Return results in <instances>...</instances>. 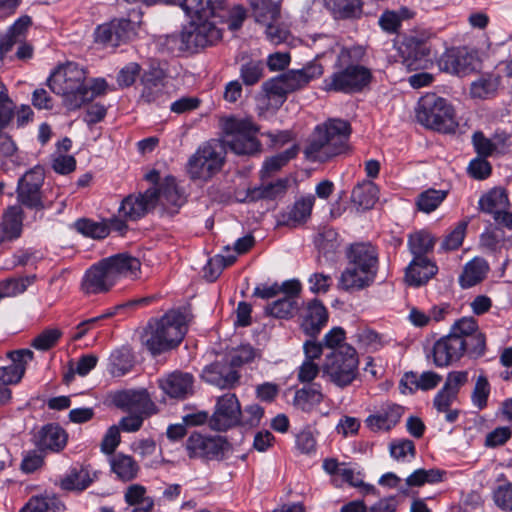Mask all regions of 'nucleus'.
Returning a JSON list of instances; mask_svg holds the SVG:
<instances>
[{
  "label": "nucleus",
  "instance_id": "obj_1",
  "mask_svg": "<svg viewBox=\"0 0 512 512\" xmlns=\"http://www.w3.org/2000/svg\"><path fill=\"white\" fill-rule=\"evenodd\" d=\"M366 49L361 45L339 48L334 63V71L323 81L325 91L346 94L362 91L372 80V72L362 62Z\"/></svg>",
  "mask_w": 512,
  "mask_h": 512
},
{
  "label": "nucleus",
  "instance_id": "obj_2",
  "mask_svg": "<svg viewBox=\"0 0 512 512\" xmlns=\"http://www.w3.org/2000/svg\"><path fill=\"white\" fill-rule=\"evenodd\" d=\"M140 268V260L127 253L104 258L85 272L81 289L87 295L106 293L123 278H137Z\"/></svg>",
  "mask_w": 512,
  "mask_h": 512
},
{
  "label": "nucleus",
  "instance_id": "obj_3",
  "mask_svg": "<svg viewBox=\"0 0 512 512\" xmlns=\"http://www.w3.org/2000/svg\"><path fill=\"white\" fill-rule=\"evenodd\" d=\"M352 129L342 119H328L315 127L304 154L311 161L326 162L351 151L349 139Z\"/></svg>",
  "mask_w": 512,
  "mask_h": 512
},
{
  "label": "nucleus",
  "instance_id": "obj_4",
  "mask_svg": "<svg viewBox=\"0 0 512 512\" xmlns=\"http://www.w3.org/2000/svg\"><path fill=\"white\" fill-rule=\"evenodd\" d=\"M348 263L341 274L339 286L345 291H359L369 287L378 271L376 248L368 243L351 245L347 253Z\"/></svg>",
  "mask_w": 512,
  "mask_h": 512
},
{
  "label": "nucleus",
  "instance_id": "obj_5",
  "mask_svg": "<svg viewBox=\"0 0 512 512\" xmlns=\"http://www.w3.org/2000/svg\"><path fill=\"white\" fill-rule=\"evenodd\" d=\"M186 332V315L177 310H170L159 320L149 323L142 342L153 355H157L177 347Z\"/></svg>",
  "mask_w": 512,
  "mask_h": 512
},
{
  "label": "nucleus",
  "instance_id": "obj_6",
  "mask_svg": "<svg viewBox=\"0 0 512 512\" xmlns=\"http://www.w3.org/2000/svg\"><path fill=\"white\" fill-rule=\"evenodd\" d=\"M85 70L78 64L68 62L58 67L48 78L50 89L57 95L62 96L63 104L69 110H76L85 103L83 93Z\"/></svg>",
  "mask_w": 512,
  "mask_h": 512
},
{
  "label": "nucleus",
  "instance_id": "obj_7",
  "mask_svg": "<svg viewBox=\"0 0 512 512\" xmlns=\"http://www.w3.org/2000/svg\"><path fill=\"white\" fill-rule=\"evenodd\" d=\"M322 376L340 389L350 385L359 376V357L356 349L344 344L328 353L321 366Z\"/></svg>",
  "mask_w": 512,
  "mask_h": 512
},
{
  "label": "nucleus",
  "instance_id": "obj_8",
  "mask_svg": "<svg viewBox=\"0 0 512 512\" xmlns=\"http://www.w3.org/2000/svg\"><path fill=\"white\" fill-rule=\"evenodd\" d=\"M416 116L422 125L438 132L452 133L458 126L453 107L435 94L420 98Z\"/></svg>",
  "mask_w": 512,
  "mask_h": 512
},
{
  "label": "nucleus",
  "instance_id": "obj_9",
  "mask_svg": "<svg viewBox=\"0 0 512 512\" xmlns=\"http://www.w3.org/2000/svg\"><path fill=\"white\" fill-rule=\"evenodd\" d=\"M224 161V145L212 139L200 145L189 158L187 171L192 179L208 180L222 169Z\"/></svg>",
  "mask_w": 512,
  "mask_h": 512
},
{
  "label": "nucleus",
  "instance_id": "obj_10",
  "mask_svg": "<svg viewBox=\"0 0 512 512\" xmlns=\"http://www.w3.org/2000/svg\"><path fill=\"white\" fill-rule=\"evenodd\" d=\"M45 179L44 170L41 167H34L27 171L17 183L16 195L17 205L24 206L36 211L45 208L41 188Z\"/></svg>",
  "mask_w": 512,
  "mask_h": 512
},
{
  "label": "nucleus",
  "instance_id": "obj_11",
  "mask_svg": "<svg viewBox=\"0 0 512 512\" xmlns=\"http://www.w3.org/2000/svg\"><path fill=\"white\" fill-rule=\"evenodd\" d=\"M440 68L459 77L468 76L481 68L478 53L467 47H458L447 50L440 59Z\"/></svg>",
  "mask_w": 512,
  "mask_h": 512
},
{
  "label": "nucleus",
  "instance_id": "obj_12",
  "mask_svg": "<svg viewBox=\"0 0 512 512\" xmlns=\"http://www.w3.org/2000/svg\"><path fill=\"white\" fill-rule=\"evenodd\" d=\"M185 449L190 458L221 460L229 451V443L222 437L193 433L186 440Z\"/></svg>",
  "mask_w": 512,
  "mask_h": 512
},
{
  "label": "nucleus",
  "instance_id": "obj_13",
  "mask_svg": "<svg viewBox=\"0 0 512 512\" xmlns=\"http://www.w3.org/2000/svg\"><path fill=\"white\" fill-rule=\"evenodd\" d=\"M242 410L235 394L227 393L218 397L215 410L210 418V427L217 431H225L238 425Z\"/></svg>",
  "mask_w": 512,
  "mask_h": 512
},
{
  "label": "nucleus",
  "instance_id": "obj_14",
  "mask_svg": "<svg viewBox=\"0 0 512 512\" xmlns=\"http://www.w3.org/2000/svg\"><path fill=\"white\" fill-rule=\"evenodd\" d=\"M136 23L129 19H114L98 26L95 32L96 41L106 46L117 47L126 43L136 34Z\"/></svg>",
  "mask_w": 512,
  "mask_h": 512
},
{
  "label": "nucleus",
  "instance_id": "obj_15",
  "mask_svg": "<svg viewBox=\"0 0 512 512\" xmlns=\"http://www.w3.org/2000/svg\"><path fill=\"white\" fill-rule=\"evenodd\" d=\"M166 73L160 67L152 66L141 77L140 99L147 104L160 105L168 99Z\"/></svg>",
  "mask_w": 512,
  "mask_h": 512
},
{
  "label": "nucleus",
  "instance_id": "obj_16",
  "mask_svg": "<svg viewBox=\"0 0 512 512\" xmlns=\"http://www.w3.org/2000/svg\"><path fill=\"white\" fill-rule=\"evenodd\" d=\"M436 238L426 230H419L411 233L408 237V247L413 255L412 268L414 266L424 264L427 275H431L434 271V261L427 255L433 251Z\"/></svg>",
  "mask_w": 512,
  "mask_h": 512
},
{
  "label": "nucleus",
  "instance_id": "obj_17",
  "mask_svg": "<svg viewBox=\"0 0 512 512\" xmlns=\"http://www.w3.org/2000/svg\"><path fill=\"white\" fill-rule=\"evenodd\" d=\"M156 194L155 188H149L143 194L127 196L118 209L119 215L129 221L142 218L155 206Z\"/></svg>",
  "mask_w": 512,
  "mask_h": 512
},
{
  "label": "nucleus",
  "instance_id": "obj_18",
  "mask_svg": "<svg viewBox=\"0 0 512 512\" xmlns=\"http://www.w3.org/2000/svg\"><path fill=\"white\" fill-rule=\"evenodd\" d=\"M183 11L193 19L225 21V0H178Z\"/></svg>",
  "mask_w": 512,
  "mask_h": 512
},
{
  "label": "nucleus",
  "instance_id": "obj_19",
  "mask_svg": "<svg viewBox=\"0 0 512 512\" xmlns=\"http://www.w3.org/2000/svg\"><path fill=\"white\" fill-rule=\"evenodd\" d=\"M466 342L455 334L439 339L433 347V360L436 366L444 367L459 360L466 352Z\"/></svg>",
  "mask_w": 512,
  "mask_h": 512
},
{
  "label": "nucleus",
  "instance_id": "obj_20",
  "mask_svg": "<svg viewBox=\"0 0 512 512\" xmlns=\"http://www.w3.org/2000/svg\"><path fill=\"white\" fill-rule=\"evenodd\" d=\"M202 378L221 389H231L238 384L240 374L224 359L206 366L203 369Z\"/></svg>",
  "mask_w": 512,
  "mask_h": 512
},
{
  "label": "nucleus",
  "instance_id": "obj_21",
  "mask_svg": "<svg viewBox=\"0 0 512 512\" xmlns=\"http://www.w3.org/2000/svg\"><path fill=\"white\" fill-rule=\"evenodd\" d=\"M8 357L12 363L9 366L0 367V384H17L23 378L26 365L33 359V352L29 349H22L9 352Z\"/></svg>",
  "mask_w": 512,
  "mask_h": 512
},
{
  "label": "nucleus",
  "instance_id": "obj_22",
  "mask_svg": "<svg viewBox=\"0 0 512 512\" xmlns=\"http://www.w3.org/2000/svg\"><path fill=\"white\" fill-rule=\"evenodd\" d=\"M193 376L179 371L172 372L159 379L162 391L171 398L184 399L193 391Z\"/></svg>",
  "mask_w": 512,
  "mask_h": 512
},
{
  "label": "nucleus",
  "instance_id": "obj_23",
  "mask_svg": "<svg viewBox=\"0 0 512 512\" xmlns=\"http://www.w3.org/2000/svg\"><path fill=\"white\" fill-rule=\"evenodd\" d=\"M119 405L132 413L150 416L156 412V405L147 390H128L119 395Z\"/></svg>",
  "mask_w": 512,
  "mask_h": 512
},
{
  "label": "nucleus",
  "instance_id": "obj_24",
  "mask_svg": "<svg viewBox=\"0 0 512 512\" xmlns=\"http://www.w3.org/2000/svg\"><path fill=\"white\" fill-rule=\"evenodd\" d=\"M24 211L20 205H10L0 223V243L18 239L22 234Z\"/></svg>",
  "mask_w": 512,
  "mask_h": 512
},
{
  "label": "nucleus",
  "instance_id": "obj_25",
  "mask_svg": "<svg viewBox=\"0 0 512 512\" xmlns=\"http://www.w3.org/2000/svg\"><path fill=\"white\" fill-rule=\"evenodd\" d=\"M403 413L402 406L388 404L375 414L369 415L365 424L372 432L389 431L400 421Z\"/></svg>",
  "mask_w": 512,
  "mask_h": 512
},
{
  "label": "nucleus",
  "instance_id": "obj_26",
  "mask_svg": "<svg viewBox=\"0 0 512 512\" xmlns=\"http://www.w3.org/2000/svg\"><path fill=\"white\" fill-rule=\"evenodd\" d=\"M323 74V67L318 63H310L299 70H289L281 75L289 93L304 88L308 83Z\"/></svg>",
  "mask_w": 512,
  "mask_h": 512
},
{
  "label": "nucleus",
  "instance_id": "obj_27",
  "mask_svg": "<svg viewBox=\"0 0 512 512\" xmlns=\"http://www.w3.org/2000/svg\"><path fill=\"white\" fill-rule=\"evenodd\" d=\"M328 322V311L318 300L307 304L303 316L302 328L310 336H316Z\"/></svg>",
  "mask_w": 512,
  "mask_h": 512
},
{
  "label": "nucleus",
  "instance_id": "obj_28",
  "mask_svg": "<svg viewBox=\"0 0 512 512\" xmlns=\"http://www.w3.org/2000/svg\"><path fill=\"white\" fill-rule=\"evenodd\" d=\"M441 380V375L433 371H425L420 375L415 372H409L402 378L400 389L403 394L413 393L418 389L427 391L437 387Z\"/></svg>",
  "mask_w": 512,
  "mask_h": 512
},
{
  "label": "nucleus",
  "instance_id": "obj_29",
  "mask_svg": "<svg viewBox=\"0 0 512 512\" xmlns=\"http://www.w3.org/2000/svg\"><path fill=\"white\" fill-rule=\"evenodd\" d=\"M480 211L493 217L503 210H508L509 199L505 189L495 187L482 195L478 202Z\"/></svg>",
  "mask_w": 512,
  "mask_h": 512
},
{
  "label": "nucleus",
  "instance_id": "obj_30",
  "mask_svg": "<svg viewBox=\"0 0 512 512\" xmlns=\"http://www.w3.org/2000/svg\"><path fill=\"white\" fill-rule=\"evenodd\" d=\"M156 203L162 205L168 211L174 213L184 203L182 195L177 189L175 179L167 177L159 189H156Z\"/></svg>",
  "mask_w": 512,
  "mask_h": 512
},
{
  "label": "nucleus",
  "instance_id": "obj_31",
  "mask_svg": "<svg viewBox=\"0 0 512 512\" xmlns=\"http://www.w3.org/2000/svg\"><path fill=\"white\" fill-rule=\"evenodd\" d=\"M111 471L122 481H132L139 473L140 467L135 459L123 453L113 454L109 459Z\"/></svg>",
  "mask_w": 512,
  "mask_h": 512
},
{
  "label": "nucleus",
  "instance_id": "obj_32",
  "mask_svg": "<svg viewBox=\"0 0 512 512\" xmlns=\"http://www.w3.org/2000/svg\"><path fill=\"white\" fill-rule=\"evenodd\" d=\"M65 509L61 500L53 493L32 496L19 512H63Z\"/></svg>",
  "mask_w": 512,
  "mask_h": 512
},
{
  "label": "nucleus",
  "instance_id": "obj_33",
  "mask_svg": "<svg viewBox=\"0 0 512 512\" xmlns=\"http://www.w3.org/2000/svg\"><path fill=\"white\" fill-rule=\"evenodd\" d=\"M352 338L360 348L369 352H376L389 343L385 335L367 326L358 327Z\"/></svg>",
  "mask_w": 512,
  "mask_h": 512
},
{
  "label": "nucleus",
  "instance_id": "obj_34",
  "mask_svg": "<svg viewBox=\"0 0 512 512\" xmlns=\"http://www.w3.org/2000/svg\"><path fill=\"white\" fill-rule=\"evenodd\" d=\"M315 197L313 195L303 196L298 199L290 210L283 215L284 223L296 227L305 223L311 215Z\"/></svg>",
  "mask_w": 512,
  "mask_h": 512
},
{
  "label": "nucleus",
  "instance_id": "obj_35",
  "mask_svg": "<svg viewBox=\"0 0 512 512\" xmlns=\"http://www.w3.org/2000/svg\"><path fill=\"white\" fill-rule=\"evenodd\" d=\"M125 502L131 506L125 512H150L154 506L152 498L146 496V488L139 484L130 485L125 492Z\"/></svg>",
  "mask_w": 512,
  "mask_h": 512
},
{
  "label": "nucleus",
  "instance_id": "obj_36",
  "mask_svg": "<svg viewBox=\"0 0 512 512\" xmlns=\"http://www.w3.org/2000/svg\"><path fill=\"white\" fill-rule=\"evenodd\" d=\"M500 85V77L496 74L486 73L470 84L469 95L473 99H488L493 97Z\"/></svg>",
  "mask_w": 512,
  "mask_h": 512
},
{
  "label": "nucleus",
  "instance_id": "obj_37",
  "mask_svg": "<svg viewBox=\"0 0 512 512\" xmlns=\"http://www.w3.org/2000/svg\"><path fill=\"white\" fill-rule=\"evenodd\" d=\"M489 271V265L483 258L475 257L469 261L459 278L462 288H470L481 282Z\"/></svg>",
  "mask_w": 512,
  "mask_h": 512
},
{
  "label": "nucleus",
  "instance_id": "obj_38",
  "mask_svg": "<svg viewBox=\"0 0 512 512\" xmlns=\"http://www.w3.org/2000/svg\"><path fill=\"white\" fill-rule=\"evenodd\" d=\"M379 189L372 181L356 185L351 193V201L363 210L371 209L378 200Z\"/></svg>",
  "mask_w": 512,
  "mask_h": 512
},
{
  "label": "nucleus",
  "instance_id": "obj_39",
  "mask_svg": "<svg viewBox=\"0 0 512 512\" xmlns=\"http://www.w3.org/2000/svg\"><path fill=\"white\" fill-rule=\"evenodd\" d=\"M67 443V434L57 424L45 425L40 431L39 444L43 449L58 452Z\"/></svg>",
  "mask_w": 512,
  "mask_h": 512
},
{
  "label": "nucleus",
  "instance_id": "obj_40",
  "mask_svg": "<svg viewBox=\"0 0 512 512\" xmlns=\"http://www.w3.org/2000/svg\"><path fill=\"white\" fill-rule=\"evenodd\" d=\"M257 133H240L230 139L223 140V145L228 146L235 154L251 155L260 151V142L256 138Z\"/></svg>",
  "mask_w": 512,
  "mask_h": 512
},
{
  "label": "nucleus",
  "instance_id": "obj_41",
  "mask_svg": "<svg viewBox=\"0 0 512 512\" xmlns=\"http://www.w3.org/2000/svg\"><path fill=\"white\" fill-rule=\"evenodd\" d=\"M324 400V394L320 384L304 386L296 391L294 404L305 412L311 411Z\"/></svg>",
  "mask_w": 512,
  "mask_h": 512
},
{
  "label": "nucleus",
  "instance_id": "obj_42",
  "mask_svg": "<svg viewBox=\"0 0 512 512\" xmlns=\"http://www.w3.org/2000/svg\"><path fill=\"white\" fill-rule=\"evenodd\" d=\"M301 283L297 279L284 281L282 284L259 285L254 289L253 296L261 299H271L281 293L300 294Z\"/></svg>",
  "mask_w": 512,
  "mask_h": 512
},
{
  "label": "nucleus",
  "instance_id": "obj_43",
  "mask_svg": "<svg viewBox=\"0 0 512 512\" xmlns=\"http://www.w3.org/2000/svg\"><path fill=\"white\" fill-rule=\"evenodd\" d=\"M220 126L224 134V140L230 139L240 133H258V127L250 118L236 116L223 117Z\"/></svg>",
  "mask_w": 512,
  "mask_h": 512
},
{
  "label": "nucleus",
  "instance_id": "obj_44",
  "mask_svg": "<svg viewBox=\"0 0 512 512\" xmlns=\"http://www.w3.org/2000/svg\"><path fill=\"white\" fill-rule=\"evenodd\" d=\"M288 183L289 181L287 178H281L277 179L275 182L262 184L259 187L251 190L248 197L252 201L259 199H276L277 197L283 196L286 193Z\"/></svg>",
  "mask_w": 512,
  "mask_h": 512
},
{
  "label": "nucleus",
  "instance_id": "obj_45",
  "mask_svg": "<svg viewBox=\"0 0 512 512\" xmlns=\"http://www.w3.org/2000/svg\"><path fill=\"white\" fill-rule=\"evenodd\" d=\"M109 361V372L115 377L125 375L134 365L132 351L127 347L115 350L110 355Z\"/></svg>",
  "mask_w": 512,
  "mask_h": 512
},
{
  "label": "nucleus",
  "instance_id": "obj_46",
  "mask_svg": "<svg viewBox=\"0 0 512 512\" xmlns=\"http://www.w3.org/2000/svg\"><path fill=\"white\" fill-rule=\"evenodd\" d=\"M193 23H195V28L199 31V35L203 39V44L205 47L215 45L222 38V29L218 27L220 21L219 19H193L191 18Z\"/></svg>",
  "mask_w": 512,
  "mask_h": 512
},
{
  "label": "nucleus",
  "instance_id": "obj_47",
  "mask_svg": "<svg viewBox=\"0 0 512 512\" xmlns=\"http://www.w3.org/2000/svg\"><path fill=\"white\" fill-rule=\"evenodd\" d=\"M262 90L269 101V105L275 108H279L286 101L289 94L280 76L265 81Z\"/></svg>",
  "mask_w": 512,
  "mask_h": 512
},
{
  "label": "nucleus",
  "instance_id": "obj_48",
  "mask_svg": "<svg viewBox=\"0 0 512 512\" xmlns=\"http://www.w3.org/2000/svg\"><path fill=\"white\" fill-rule=\"evenodd\" d=\"M284 297L272 302L266 311L276 318H290L298 309L296 298L299 294L283 293Z\"/></svg>",
  "mask_w": 512,
  "mask_h": 512
},
{
  "label": "nucleus",
  "instance_id": "obj_49",
  "mask_svg": "<svg viewBox=\"0 0 512 512\" xmlns=\"http://www.w3.org/2000/svg\"><path fill=\"white\" fill-rule=\"evenodd\" d=\"M336 18H359L363 13L361 0H326Z\"/></svg>",
  "mask_w": 512,
  "mask_h": 512
},
{
  "label": "nucleus",
  "instance_id": "obj_50",
  "mask_svg": "<svg viewBox=\"0 0 512 512\" xmlns=\"http://www.w3.org/2000/svg\"><path fill=\"white\" fill-rule=\"evenodd\" d=\"M257 22H276L280 17V6L272 0H250Z\"/></svg>",
  "mask_w": 512,
  "mask_h": 512
},
{
  "label": "nucleus",
  "instance_id": "obj_51",
  "mask_svg": "<svg viewBox=\"0 0 512 512\" xmlns=\"http://www.w3.org/2000/svg\"><path fill=\"white\" fill-rule=\"evenodd\" d=\"M298 153V147L296 145L290 147L289 149L268 158L262 166L261 169V178L265 179L269 177L271 174L279 171L283 166H285L291 159L295 158Z\"/></svg>",
  "mask_w": 512,
  "mask_h": 512
},
{
  "label": "nucleus",
  "instance_id": "obj_52",
  "mask_svg": "<svg viewBox=\"0 0 512 512\" xmlns=\"http://www.w3.org/2000/svg\"><path fill=\"white\" fill-rule=\"evenodd\" d=\"M36 280L35 275H29L19 278H7L0 281V299L5 297H14L26 291Z\"/></svg>",
  "mask_w": 512,
  "mask_h": 512
},
{
  "label": "nucleus",
  "instance_id": "obj_53",
  "mask_svg": "<svg viewBox=\"0 0 512 512\" xmlns=\"http://www.w3.org/2000/svg\"><path fill=\"white\" fill-rule=\"evenodd\" d=\"M92 483L89 472L84 469H72L60 479L59 486L67 491H82Z\"/></svg>",
  "mask_w": 512,
  "mask_h": 512
},
{
  "label": "nucleus",
  "instance_id": "obj_54",
  "mask_svg": "<svg viewBox=\"0 0 512 512\" xmlns=\"http://www.w3.org/2000/svg\"><path fill=\"white\" fill-rule=\"evenodd\" d=\"M74 227L79 233L94 239H103L109 234V226L106 221L96 222L82 218L75 222Z\"/></svg>",
  "mask_w": 512,
  "mask_h": 512
},
{
  "label": "nucleus",
  "instance_id": "obj_55",
  "mask_svg": "<svg viewBox=\"0 0 512 512\" xmlns=\"http://www.w3.org/2000/svg\"><path fill=\"white\" fill-rule=\"evenodd\" d=\"M403 46L405 50L401 47L400 51L403 54L404 62L409 68L413 65L412 61H417L429 54L426 44L415 37L407 38Z\"/></svg>",
  "mask_w": 512,
  "mask_h": 512
},
{
  "label": "nucleus",
  "instance_id": "obj_56",
  "mask_svg": "<svg viewBox=\"0 0 512 512\" xmlns=\"http://www.w3.org/2000/svg\"><path fill=\"white\" fill-rule=\"evenodd\" d=\"M444 471L440 469H417L406 478L409 487H420L426 483L434 484L443 480Z\"/></svg>",
  "mask_w": 512,
  "mask_h": 512
},
{
  "label": "nucleus",
  "instance_id": "obj_57",
  "mask_svg": "<svg viewBox=\"0 0 512 512\" xmlns=\"http://www.w3.org/2000/svg\"><path fill=\"white\" fill-rule=\"evenodd\" d=\"M446 196V191L428 189L418 196L417 207L422 212L430 213L437 209Z\"/></svg>",
  "mask_w": 512,
  "mask_h": 512
},
{
  "label": "nucleus",
  "instance_id": "obj_58",
  "mask_svg": "<svg viewBox=\"0 0 512 512\" xmlns=\"http://www.w3.org/2000/svg\"><path fill=\"white\" fill-rule=\"evenodd\" d=\"M0 165L5 169L20 165L17 147L10 137H0Z\"/></svg>",
  "mask_w": 512,
  "mask_h": 512
},
{
  "label": "nucleus",
  "instance_id": "obj_59",
  "mask_svg": "<svg viewBox=\"0 0 512 512\" xmlns=\"http://www.w3.org/2000/svg\"><path fill=\"white\" fill-rule=\"evenodd\" d=\"M264 76V64L262 61L250 60L240 67V78L246 86L257 84Z\"/></svg>",
  "mask_w": 512,
  "mask_h": 512
},
{
  "label": "nucleus",
  "instance_id": "obj_60",
  "mask_svg": "<svg viewBox=\"0 0 512 512\" xmlns=\"http://www.w3.org/2000/svg\"><path fill=\"white\" fill-rule=\"evenodd\" d=\"M467 227L468 221L463 220L458 222L456 226L451 230V232L445 236L440 248L443 251H452L458 249L463 243Z\"/></svg>",
  "mask_w": 512,
  "mask_h": 512
},
{
  "label": "nucleus",
  "instance_id": "obj_61",
  "mask_svg": "<svg viewBox=\"0 0 512 512\" xmlns=\"http://www.w3.org/2000/svg\"><path fill=\"white\" fill-rule=\"evenodd\" d=\"M256 356L257 353L251 345H242L233 350L225 359L236 370L238 367L253 362Z\"/></svg>",
  "mask_w": 512,
  "mask_h": 512
},
{
  "label": "nucleus",
  "instance_id": "obj_62",
  "mask_svg": "<svg viewBox=\"0 0 512 512\" xmlns=\"http://www.w3.org/2000/svg\"><path fill=\"white\" fill-rule=\"evenodd\" d=\"M490 394V384L485 375L478 376L474 389L472 391L471 400L473 405L479 410L487 406L488 397Z\"/></svg>",
  "mask_w": 512,
  "mask_h": 512
},
{
  "label": "nucleus",
  "instance_id": "obj_63",
  "mask_svg": "<svg viewBox=\"0 0 512 512\" xmlns=\"http://www.w3.org/2000/svg\"><path fill=\"white\" fill-rule=\"evenodd\" d=\"M389 451L392 458L397 461H406L408 458H414L415 445L408 439L395 440L390 443Z\"/></svg>",
  "mask_w": 512,
  "mask_h": 512
},
{
  "label": "nucleus",
  "instance_id": "obj_64",
  "mask_svg": "<svg viewBox=\"0 0 512 512\" xmlns=\"http://www.w3.org/2000/svg\"><path fill=\"white\" fill-rule=\"evenodd\" d=\"M472 144L478 157H489L497 149V145L487 138L482 131H476L472 135Z\"/></svg>",
  "mask_w": 512,
  "mask_h": 512
}]
</instances>
